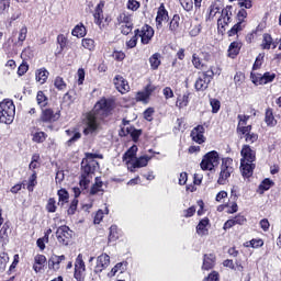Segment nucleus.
I'll return each mask as SVG.
<instances>
[{
    "label": "nucleus",
    "instance_id": "f257e3e1",
    "mask_svg": "<svg viewBox=\"0 0 281 281\" xmlns=\"http://www.w3.org/2000/svg\"><path fill=\"white\" fill-rule=\"evenodd\" d=\"M114 102L111 99H101L95 103L93 111L87 117L83 134L93 135L100 128V120H104L113 111Z\"/></svg>",
    "mask_w": 281,
    "mask_h": 281
},
{
    "label": "nucleus",
    "instance_id": "f03ea898",
    "mask_svg": "<svg viewBox=\"0 0 281 281\" xmlns=\"http://www.w3.org/2000/svg\"><path fill=\"white\" fill-rule=\"evenodd\" d=\"M95 159H102V155L89 153L86 154V158L81 161L79 186L82 190H87V188H89V184L93 180V175H95V170H98V162Z\"/></svg>",
    "mask_w": 281,
    "mask_h": 281
},
{
    "label": "nucleus",
    "instance_id": "7ed1b4c3",
    "mask_svg": "<svg viewBox=\"0 0 281 281\" xmlns=\"http://www.w3.org/2000/svg\"><path fill=\"white\" fill-rule=\"evenodd\" d=\"M16 115V106L14 101L5 99L0 103V122L1 124H12Z\"/></svg>",
    "mask_w": 281,
    "mask_h": 281
},
{
    "label": "nucleus",
    "instance_id": "20e7f679",
    "mask_svg": "<svg viewBox=\"0 0 281 281\" xmlns=\"http://www.w3.org/2000/svg\"><path fill=\"white\" fill-rule=\"evenodd\" d=\"M233 172H234V159L229 157L223 158L217 183L220 186H225L227 183V180L232 177Z\"/></svg>",
    "mask_w": 281,
    "mask_h": 281
},
{
    "label": "nucleus",
    "instance_id": "39448f33",
    "mask_svg": "<svg viewBox=\"0 0 281 281\" xmlns=\"http://www.w3.org/2000/svg\"><path fill=\"white\" fill-rule=\"evenodd\" d=\"M116 23L120 26L121 34L124 36H128L133 32V14L126 11L121 12L116 18Z\"/></svg>",
    "mask_w": 281,
    "mask_h": 281
},
{
    "label": "nucleus",
    "instance_id": "423d86ee",
    "mask_svg": "<svg viewBox=\"0 0 281 281\" xmlns=\"http://www.w3.org/2000/svg\"><path fill=\"white\" fill-rule=\"evenodd\" d=\"M213 78H214V70L212 69V67L206 71L199 72L194 83L195 90L205 91L207 87H210V82H212Z\"/></svg>",
    "mask_w": 281,
    "mask_h": 281
},
{
    "label": "nucleus",
    "instance_id": "0eeeda50",
    "mask_svg": "<svg viewBox=\"0 0 281 281\" xmlns=\"http://www.w3.org/2000/svg\"><path fill=\"white\" fill-rule=\"evenodd\" d=\"M220 161H221V156H218V151L212 150L206 153L203 156L202 161L200 164V168L202 170L212 171L214 168H216V166H218Z\"/></svg>",
    "mask_w": 281,
    "mask_h": 281
},
{
    "label": "nucleus",
    "instance_id": "6e6552de",
    "mask_svg": "<svg viewBox=\"0 0 281 281\" xmlns=\"http://www.w3.org/2000/svg\"><path fill=\"white\" fill-rule=\"evenodd\" d=\"M134 34L140 38L142 45H148L153 41V36H155V30L153 26L145 24L142 29L135 30Z\"/></svg>",
    "mask_w": 281,
    "mask_h": 281
},
{
    "label": "nucleus",
    "instance_id": "1a4fd4ad",
    "mask_svg": "<svg viewBox=\"0 0 281 281\" xmlns=\"http://www.w3.org/2000/svg\"><path fill=\"white\" fill-rule=\"evenodd\" d=\"M251 82L256 85L257 87L259 85H269V82H273L276 80V74L274 72H265L262 74H250Z\"/></svg>",
    "mask_w": 281,
    "mask_h": 281
},
{
    "label": "nucleus",
    "instance_id": "9d476101",
    "mask_svg": "<svg viewBox=\"0 0 281 281\" xmlns=\"http://www.w3.org/2000/svg\"><path fill=\"white\" fill-rule=\"evenodd\" d=\"M58 120H60V112L55 113L50 108H42L40 121L44 124H52L54 122H58Z\"/></svg>",
    "mask_w": 281,
    "mask_h": 281
},
{
    "label": "nucleus",
    "instance_id": "9b49d317",
    "mask_svg": "<svg viewBox=\"0 0 281 281\" xmlns=\"http://www.w3.org/2000/svg\"><path fill=\"white\" fill-rule=\"evenodd\" d=\"M74 232L69 229V226L64 225L57 228L56 237L60 245H69L71 243V236Z\"/></svg>",
    "mask_w": 281,
    "mask_h": 281
},
{
    "label": "nucleus",
    "instance_id": "f8f14e48",
    "mask_svg": "<svg viewBox=\"0 0 281 281\" xmlns=\"http://www.w3.org/2000/svg\"><path fill=\"white\" fill-rule=\"evenodd\" d=\"M238 22L228 31V36H236L243 27H245V19H247V10L241 9L237 13Z\"/></svg>",
    "mask_w": 281,
    "mask_h": 281
},
{
    "label": "nucleus",
    "instance_id": "ddd939ff",
    "mask_svg": "<svg viewBox=\"0 0 281 281\" xmlns=\"http://www.w3.org/2000/svg\"><path fill=\"white\" fill-rule=\"evenodd\" d=\"M85 271H87V266H85V260H82V255H78L75 261V273L74 278L77 281L85 280Z\"/></svg>",
    "mask_w": 281,
    "mask_h": 281
},
{
    "label": "nucleus",
    "instance_id": "4468645a",
    "mask_svg": "<svg viewBox=\"0 0 281 281\" xmlns=\"http://www.w3.org/2000/svg\"><path fill=\"white\" fill-rule=\"evenodd\" d=\"M114 86L116 91H119L120 93L124 94V93H128V91H131V86H128V81H126V79H124V77H122V75H116L114 77Z\"/></svg>",
    "mask_w": 281,
    "mask_h": 281
},
{
    "label": "nucleus",
    "instance_id": "2eb2a0df",
    "mask_svg": "<svg viewBox=\"0 0 281 281\" xmlns=\"http://www.w3.org/2000/svg\"><path fill=\"white\" fill-rule=\"evenodd\" d=\"M192 142L195 144H205V127L203 125H198L191 131Z\"/></svg>",
    "mask_w": 281,
    "mask_h": 281
},
{
    "label": "nucleus",
    "instance_id": "dca6fc26",
    "mask_svg": "<svg viewBox=\"0 0 281 281\" xmlns=\"http://www.w3.org/2000/svg\"><path fill=\"white\" fill-rule=\"evenodd\" d=\"M111 265V257L106 254H102L97 258V265L94 267V273H102Z\"/></svg>",
    "mask_w": 281,
    "mask_h": 281
},
{
    "label": "nucleus",
    "instance_id": "f3484780",
    "mask_svg": "<svg viewBox=\"0 0 281 281\" xmlns=\"http://www.w3.org/2000/svg\"><path fill=\"white\" fill-rule=\"evenodd\" d=\"M150 157L148 156H142L139 158H136L133 162L131 160H127V169L130 172H135V168H146L148 166V160Z\"/></svg>",
    "mask_w": 281,
    "mask_h": 281
},
{
    "label": "nucleus",
    "instance_id": "a211bd4d",
    "mask_svg": "<svg viewBox=\"0 0 281 281\" xmlns=\"http://www.w3.org/2000/svg\"><path fill=\"white\" fill-rule=\"evenodd\" d=\"M240 162H254L256 161V150L251 149L249 145H244L240 151Z\"/></svg>",
    "mask_w": 281,
    "mask_h": 281
},
{
    "label": "nucleus",
    "instance_id": "6ab92c4d",
    "mask_svg": "<svg viewBox=\"0 0 281 281\" xmlns=\"http://www.w3.org/2000/svg\"><path fill=\"white\" fill-rule=\"evenodd\" d=\"M238 133L245 135V142H247V144H255V142H258V134L251 133V125H247V127H238Z\"/></svg>",
    "mask_w": 281,
    "mask_h": 281
},
{
    "label": "nucleus",
    "instance_id": "aec40b11",
    "mask_svg": "<svg viewBox=\"0 0 281 281\" xmlns=\"http://www.w3.org/2000/svg\"><path fill=\"white\" fill-rule=\"evenodd\" d=\"M19 47L20 45H16V42H14L13 38H9L2 46V49H4L5 54L8 56H16L19 54Z\"/></svg>",
    "mask_w": 281,
    "mask_h": 281
},
{
    "label": "nucleus",
    "instance_id": "412c9836",
    "mask_svg": "<svg viewBox=\"0 0 281 281\" xmlns=\"http://www.w3.org/2000/svg\"><path fill=\"white\" fill-rule=\"evenodd\" d=\"M255 169L256 164L254 162H245V160L240 162L241 175L245 177V179H249V177L254 175Z\"/></svg>",
    "mask_w": 281,
    "mask_h": 281
},
{
    "label": "nucleus",
    "instance_id": "4be33fe9",
    "mask_svg": "<svg viewBox=\"0 0 281 281\" xmlns=\"http://www.w3.org/2000/svg\"><path fill=\"white\" fill-rule=\"evenodd\" d=\"M45 265H47V257H45V255H36L34 257L33 270L35 271V273H41Z\"/></svg>",
    "mask_w": 281,
    "mask_h": 281
},
{
    "label": "nucleus",
    "instance_id": "5701e85b",
    "mask_svg": "<svg viewBox=\"0 0 281 281\" xmlns=\"http://www.w3.org/2000/svg\"><path fill=\"white\" fill-rule=\"evenodd\" d=\"M215 265H216V255L214 254L204 255L203 265H202V269L204 271H210V269H214Z\"/></svg>",
    "mask_w": 281,
    "mask_h": 281
},
{
    "label": "nucleus",
    "instance_id": "b1692460",
    "mask_svg": "<svg viewBox=\"0 0 281 281\" xmlns=\"http://www.w3.org/2000/svg\"><path fill=\"white\" fill-rule=\"evenodd\" d=\"M63 260H65V255H53L48 259V269H53V271H58V269H60V262H63Z\"/></svg>",
    "mask_w": 281,
    "mask_h": 281
},
{
    "label": "nucleus",
    "instance_id": "393cba45",
    "mask_svg": "<svg viewBox=\"0 0 281 281\" xmlns=\"http://www.w3.org/2000/svg\"><path fill=\"white\" fill-rule=\"evenodd\" d=\"M8 19H9V24L12 25L14 21H19L21 19V15L23 14L21 11V8L19 7H11L9 10Z\"/></svg>",
    "mask_w": 281,
    "mask_h": 281
},
{
    "label": "nucleus",
    "instance_id": "a878e982",
    "mask_svg": "<svg viewBox=\"0 0 281 281\" xmlns=\"http://www.w3.org/2000/svg\"><path fill=\"white\" fill-rule=\"evenodd\" d=\"M168 19V11L166 10V7L161 4L158 9L157 16H156V26L159 30L161 27L164 21Z\"/></svg>",
    "mask_w": 281,
    "mask_h": 281
},
{
    "label": "nucleus",
    "instance_id": "bb28decb",
    "mask_svg": "<svg viewBox=\"0 0 281 281\" xmlns=\"http://www.w3.org/2000/svg\"><path fill=\"white\" fill-rule=\"evenodd\" d=\"M66 135L69 137L66 143L67 146H74V144H76V142L82 137V134H80V132H78L76 128L67 130Z\"/></svg>",
    "mask_w": 281,
    "mask_h": 281
},
{
    "label": "nucleus",
    "instance_id": "cd10ccee",
    "mask_svg": "<svg viewBox=\"0 0 281 281\" xmlns=\"http://www.w3.org/2000/svg\"><path fill=\"white\" fill-rule=\"evenodd\" d=\"M104 8V3L100 2L94 10V23L95 25H102V21L104 20V11L102 10Z\"/></svg>",
    "mask_w": 281,
    "mask_h": 281
},
{
    "label": "nucleus",
    "instance_id": "c85d7f7f",
    "mask_svg": "<svg viewBox=\"0 0 281 281\" xmlns=\"http://www.w3.org/2000/svg\"><path fill=\"white\" fill-rule=\"evenodd\" d=\"M137 155V145L132 146L124 155H123V161H126V164H133L135 161V156Z\"/></svg>",
    "mask_w": 281,
    "mask_h": 281
},
{
    "label": "nucleus",
    "instance_id": "c756f323",
    "mask_svg": "<svg viewBox=\"0 0 281 281\" xmlns=\"http://www.w3.org/2000/svg\"><path fill=\"white\" fill-rule=\"evenodd\" d=\"M207 225H210L209 218L201 220L196 226V234L199 236H207Z\"/></svg>",
    "mask_w": 281,
    "mask_h": 281
},
{
    "label": "nucleus",
    "instance_id": "7c9ffc66",
    "mask_svg": "<svg viewBox=\"0 0 281 281\" xmlns=\"http://www.w3.org/2000/svg\"><path fill=\"white\" fill-rule=\"evenodd\" d=\"M188 104H190V92H186L184 94L178 97L176 102V106H178V109H186Z\"/></svg>",
    "mask_w": 281,
    "mask_h": 281
},
{
    "label": "nucleus",
    "instance_id": "2f4dec72",
    "mask_svg": "<svg viewBox=\"0 0 281 281\" xmlns=\"http://www.w3.org/2000/svg\"><path fill=\"white\" fill-rule=\"evenodd\" d=\"M36 81L41 85H45L47 82V78H49V71L45 68H41L35 72Z\"/></svg>",
    "mask_w": 281,
    "mask_h": 281
},
{
    "label": "nucleus",
    "instance_id": "473e14b6",
    "mask_svg": "<svg viewBox=\"0 0 281 281\" xmlns=\"http://www.w3.org/2000/svg\"><path fill=\"white\" fill-rule=\"evenodd\" d=\"M265 122L267 126H276L278 121H276V116H273V109L268 108L265 114Z\"/></svg>",
    "mask_w": 281,
    "mask_h": 281
},
{
    "label": "nucleus",
    "instance_id": "72a5a7b5",
    "mask_svg": "<svg viewBox=\"0 0 281 281\" xmlns=\"http://www.w3.org/2000/svg\"><path fill=\"white\" fill-rule=\"evenodd\" d=\"M127 267H128V262H126V261L119 262L112 268L109 276H115V273H124V271H126Z\"/></svg>",
    "mask_w": 281,
    "mask_h": 281
},
{
    "label": "nucleus",
    "instance_id": "f704fd0d",
    "mask_svg": "<svg viewBox=\"0 0 281 281\" xmlns=\"http://www.w3.org/2000/svg\"><path fill=\"white\" fill-rule=\"evenodd\" d=\"M240 43L238 42H233L231 43L228 47V56L229 58H236L237 54L240 53Z\"/></svg>",
    "mask_w": 281,
    "mask_h": 281
},
{
    "label": "nucleus",
    "instance_id": "c9c22d12",
    "mask_svg": "<svg viewBox=\"0 0 281 281\" xmlns=\"http://www.w3.org/2000/svg\"><path fill=\"white\" fill-rule=\"evenodd\" d=\"M36 102L41 109H45L49 102V99L47 95H45V92L38 91L36 95Z\"/></svg>",
    "mask_w": 281,
    "mask_h": 281
},
{
    "label": "nucleus",
    "instance_id": "e433bc0d",
    "mask_svg": "<svg viewBox=\"0 0 281 281\" xmlns=\"http://www.w3.org/2000/svg\"><path fill=\"white\" fill-rule=\"evenodd\" d=\"M102 186H104V182H102V179L100 177H97L95 182L90 189V194L93 196L98 194V192H102Z\"/></svg>",
    "mask_w": 281,
    "mask_h": 281
},
{
    "label": "nucleus",
    "instance_id": "4c0bfd02",
    "mask_svg": "<svg viewBox=\"0 0 281 281\" xmlns=\"http://www.w3.org/2000/svg\"><path fill=\"white\" fill-rule=\"evenodd\" d=\"M192 65L195 67V69H203L205 67V64L203 63V57H201L200 54L194 53L192 55Z\"/></svg>",
    "mask_w": 281,
    "mask_h": 281
},
{
    "label": "nucleus",
    "instance_id": "58836bf2",
    "mask_svg": "<svg viewBox=\"0 0 281 281\" xmlns=\"http://www.w3.org/2000/svg\"><path fill=\"white\" fill-rule=\"evenodd\" d=\"M71 34L78 38H83V36H87V29L82 24H78L74 27Z\"/></svg>",
    "mask_w": 281,
    "mask_h": 281
},
{
    "label": "nucleus",
    "instance_id": "ea45409f",
    "mask_svg": "<svg viewBox=\"0 0 281 281\" xmlns=\"http://www.w3.org/2000/svg\"><path fill=\"white\" fill-rule=\"evenodd\" d=\"M26 38H27V26H23L19 32V37H18V41L15 42V45L23 47V43H25Z\"/></svg>",
    "mask_w": 281,
    "mask_h": 281
},
{
    "label": "nucleus",
    "instance_id": "a19ab883",
    "mask_svg": "<svg viewBox=\"0 0 281 281\" xmlns=\"http://www.w3.org/2000/svg\"><path fill=\"white\" fill-rule=\"evenodd\" d=\"M179 21H181V18L179 16V14H175L172 20L169 23V30L170 32H172V34H176V32H178Z\"/></svg>",
    "mask_w": 281,
    "mask_h": 281
},
{
    "label": "nucleus",
    "instance_id": "79ce46f5",
    "mask_svg": "<svg viewBox=\"0 0 281 281\" xmlns=\"http://www.w3.org/2000/svg\"><path fill=\"white\" fill-rule=\"evenodd\" d=\"M161 55L159 53H155L150 58H149V64L151 69H159V65H161Z\"/></svg>",
    "mask_w": 281,
    "mask_h": 281
},
{
    "label": "nucleus",
    "instance_id": "37998d69",
    "mask_svg": "<svg viewBox=\"0 0 281 281\" xmlns=\"http://www.w3.org/2000/svg\"><path fill=\"white\" fill-rule=\"evenodd\" d=\"M8 262H10V257L8 256V252H1L0 254V273H3V271H5V267H8Z\"/></svg>",
    "mask_w": 281,
    "mask_h": 281
},
{
    "label": "nucleus",
    "instance_id": "c03bdc74",
    "mask_svg": "<svg viewBox=\"0 0 281 281\" xmlns=\"http://www.w3.org/2000/svg\"><path fill=\"white\" fill-rule=\"evenodd\" d=\"M120 238V231H117L116 225L110 227L109 243H115Z\"/></svg>",
    "mask_w": 281,
    "mask_h": 281
},
{
    "label": "nucleus",
    "instance_id": "a18cd8bd",
    "mask_svg": "<svg viewBox=\"0 0 281 281\" xmlns=\"http://www.w3.org/2000/svg\"><path fill=\"white\" fill-rule=\"evenodd\" d=\"M273 43V37H271V34H263V40L261 43V47L263 49H271V44Z\"/></svg>",
    "mask_w": 281,
    "mask_h": 281
},
{
    "label": "nucleus",
    "instance_id": "49530a36",
    "mask_svg": "<svg viewBox=\"0 0 281 281\" xmlns=\"http://www.w3.org/2000/svg\"><path fill=\"white\" fill-rule=\"evenodd\" d=\"M127 135H131L133 142H137L142 135V130H135V127L130 126L127 127Z\"/></svg>",
    "mask_w": 281,
    "mask_h": 281
},
{
    "label": "nucleus",
    "instance_id": "de8ad7c7",
    "mask_svg": "<svg viewBox=\"0 0 281 281\" xmlns=\"http://www.w3.org/2000/svg\"><path fill=\"white\" fill-rule=\"evenodd\" d=\"M10 0H0V14H10Z\"/></svg>",
    "mask_w": 281,
    "mask_h": 281
},
{
    "label": "nucleus",
    "instance_id": "09e8293b",
    "mask_svg": "<svg viewBox=\"0 0 281 281\" xmlns=\"http://www.w3.org/2000/svg\"><path fill=\"white\" fill-rule=\"evenodd\" d=\"M32 139L35 142V144H43V142L47 139V134H45V132H37L33 134Z\"/></svg>",
    "mask_w": 281,
    "mask_h": 281
},
{
    "label": "nucleus",
    "instance_id": "8fccbe9b",
    "mask_svg": "<svg viewBox=\"0 0 281 281\" xmlns=\"http://www.w3.org/2000/svg\"><path fill=\"white\" fill-rule=\"evenodd\" d=\"M180 5H182L183 10H186V12H192V10L194 9V1L192 0H179Z\"/></svg>",
    "mask_w": 281,
    "mask_h": 281
},
{
    "label": "nucleus",
    "instance_id": "3c124183",
    "mask_svg": "<svg viewBox=\"0 0 281 281\" xmlns=\"http://www.w3.org/2000/svg\"><path fill=\"white\" fill-rule=\"evenodd\" d=\"M238 122V126H237V133H238V128H247V122H249V115H243L239 114L237 116Z\"/></svg>",
    "mask_w": 281,
    "mask_h": 281
},
{
    "label": "nucleus",
    "instance_id": "603ef678",
    "mask_svg": "<svg viewBox=\"0 0 281 281\" xmlns=\"http://www.w3.org/2000/svg\"><path fill=\"white\" fill-rule=\"evenodd\" d=\"M273 186V182L271 179L266 178L260 184H259V190L261 192H267V190H271V187Z\"/></svg>",
    "mask_w": 281,
    "mask_h": 281
},
{
    "label": "nucleus",
    "instance_id": "864d4df0",
    "mask_svg": "<svg viewBox=\"0 0 281 281\" xmlns=\"http://www.w3.org/2000/svg\"><path fill=\"white\" fill-rule=\"evenodd\" d=\"M36 183H38L36 181V171H33V173L29 178V184H27L29 192H34V188H36Z\"/></svg>",
    "mask_w": 281,
    "mask_h": 281
},
{
    "label": "nucleus",
    "instance_id": "5fc2aeb1",
    "mask_svg": "<svg viewBox=\"0 0 281 281\" xmlns=\"http://www.w3.org/2000/svg\"><path fill=\"white\" fill-rule=\"evenodd\" d=\"M57 194L59 196V203H61V205H65V203L69 201V192H67V190L60 189Z\"/></svg>",
    "mask_w": 281,
    "mask_h": 281
},
{
    "label": "nucleus",
    "instance_id": "6e6d98bb",
    "mask_svg": "<svg viewBox=\"0 0 281 281\" xmlns=\"http://www.w3.org/2000/svg\"><path fill=\"white\" fill-rule=\"evenodd\" d=\"M54 85L56 89H58V91H65V89H67V83H65V80L63 79V77H56Z\"/></svg>",
    "mask_w": 281,
    "mask_h": 281
},
{
    "label": "nucleus",
    "instance_id": "4d7b16f0",
    "mask_svg": "<svg viewBox=\"0 0 281 281\" xmlns=\"http://www.w3.org/2000/svg\"><path fill=\"white\" fill-rule=\"evenodd\" d=\"M81 45L85 49H89L91 52L95 47V42L91 38H83Z\"/></svg>",
    "mask_w": 281,
    "mask_h": 281
},
{
    "label": "nucleus",
    "instance_id": "13d9d810",
    "mask_svg": "<svg viewBox=\"0 0 281 281\" xmlns=\"http://www.w3.org/2000/svg\"><path fill=\"white\" fill-rule=\"evenodd\" d=\"M139 5H140L139 1L128 0L126 8H127V10H132V12H137V10H139Z\"/></svg>",
    "mask_w": 281,
    "mask_h": 281
},
{
    "label": "nucleus",
    "instance_id": "bf43d9fd",
    "mask_svg": "<svg viewBox=\"0 0 281 281\" xmlns=\"http://www.w3.org/2000/svg\"><path fill=\"white\" fill-rule=\"evenodd\" d=\"M150 97L146 93L145 90L137 92L136 94V102H148Z\"/></svg>",
    "mask_w": 281,
    "mask_h": 281
},
{
    "label": "nucleus",
    "instance_id": "052dcab7",
    "mask_svg": "<svg viewBox=\"0 0 281 281\" xmlns=\"http://www.w3.org/2000/svg\"><path fill=\"white\" fill-rule=\"evenodd\" d=\"M263 60H265V55L259 54L255 60L254 66H252L254 71H256L257 69H260V67H262Z\"/></svg>",
    "mask_w": 281,
    "mask_h": 281
},
{
    "label": "nucleus",
    "instance_id": "680f3d73",
    "mask_svg": "<svg viewBox=\"0 0 281 281\" xmlns=\"http://www.w3.org/2000/svg\"><path fill=\"white\" fill-rule=\"evenodd\" d=\"M220 19H227V21H232V7H226L222 10V14Z\"/></svg>",
    "mask_w": 281,
    "mask_h": 281
},
{
    "label": "nucleus",
    "instance_id": "e2e57ef3",
    "mask_svg": "<svg viewBox=\"0 0 281 281\" xmlns=\"http://www.w3.org/2000/svg\"><path fill=\"white\" fill-rule=\"evenodd\" d=\"M138 38H139L138 35L134 33V36L130 41L126 42V47L128 49H133V48L137 47Z\"/></svg>",
    "mask_w": 281,
    "mask_h": 281
},
{
    "label": "nucleus",
    "instance_id": "0e129e2a",
    "mask_svg": "<svg viewBox=\"0 0 281 281\" xmlns=\"http://www.w3.org/2000/svg\"><path fill=\"white\" fill-rule=\"evenodd\" d=\"M47 212L54 213L56 212V200L54 198H50L46 205Z\"/></svg>",
    "mask_w": 281,
    "mask_h": 281
},
{
    "label": "nucleus",
    "instance_id": "69168bd1",
    "mask_svg": "<svg viewBox=\"0 0 281 281\" xmlns=\"http://www.w3.org/2000/svg\"><path fill=\"white\" fill-rule=\"evenodd\" d=\"M76 210H78V199H74L70 203V206L68 209V214L74 215L76 214Z\"/></svg>",
    "mask_w": 281,
    "mask_h": 281
},
{
    "label": "nucleus",
    "instance_id": "338daca9",
    "mask_svg": "<svg viewBox=\"0 0 281 281\" xmlns=\"http://www.w3.org/2000/svg\"><path fill=\"white\" fill-rule=\"evenodd\" d=\"M212 113L221 111V101L216 99H211Z\"/></svg>",
    "mask_w": 281,
    "mask_h": 281
},
{
    "label": "nucleus",
    "instance_id": "774afa93",
    "mask_svg": "<svg viewBox=\"0 0 281 281\" xmlns=\"http://www.w3.org/2000/svg\"><path fill=\"white\" fill-rule=\"evenodd\" d=\"M57 43L60 46V49H65V47H67V37L63 34L58 35Z\"/></svg>",
    "mask_w": 281,
    "mask_h": 281
}]
</instances>
